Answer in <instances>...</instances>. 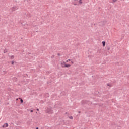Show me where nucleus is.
<instances>
[{"label":"nucleus","mask_w":129,"mask_h":129,"mask_svg":"<svg viewBox=\"0 0 129 129\" xmlns=\"http://www.w3.org/2000/svg\"><path fill=\"white\" fill-rule=\"evenodd\" d=\"M102 43L103 46H105V41L102 42Z\"/></svg>","instance_id":"nucleus-7"},{"label":"nucleus","mask_w":129,"mask_h":129,"mask_svg":"<svg viewBox=\"0 0 129 129\" xmlns=\"http://www.w3.org/2000/svg\"><path fill=\"white\" fill-rule=\"evenodd\" d=\"M107 49L108 51H109V50H110V47H108Z\"/></svg>","instance_id":"nucleus-15"},{"label":"nucleus","mask_w":129,"mask_h":129,"mask_svg":"<svg viewBox=\"0 0 129 129\" xmlns=\"http://www.w3.org/2000/svg\"><path fill=\"white\" fill-rule=\"evenodd\" d=\"M8 126H9V124L8 123H5L3 125V127L5 128V127H8Z\"/></svg>","instance_id":"nucleus-3"},{"label":"nucleus","mask_w":129,"mask_h":129,"mask_svg":"<svg viewBox=\"0 0 129 129\" xmlns=\"http://www.w3.org/2000/svg\"><path fill=\"white\" fill-rule=\"evenodd\" d=\"M37 111H39V109H37Z\"/></svg>","instance_id":"nucleus-24"},{"label":"nucleus","mask_w":129,"mask_h":129,"mask_svg":"<svg viewBox=\"0 0 129 129\" xmlns=\"http://www.w3.org/2000/svg\"><path fill=\"white\" fill-rule=\"evenodd\" d=\"M117 0H113V3H115V2H117Z\"/></svg>","instance_id":"nucleus-14"},{"label":"nucleus","mask_w":129,"mask_h":129,"mask_svg":"<svg viewBox=\"0 0 129 129\" xmlns=\"http://www.w3.org/2000/svg\"><path fill=\"white\" fill-rule=\"evenodd\" d=\"M69 61H71V60L70 59H68V60H67V62H68Z\"/></svg>","instance_id":"nucleus-19"},{"label":"nucleus","mask_w":129,"mask_h":129,"mask_svg":"<svg viewBox=\"0 0 129 129\" xmlns=\"http://www.w3.org/2000/svg\"><path fill=\"white\" fill-rule=\"evenodd\" d=\"M14 61H12V62H11V64H12V65H14Z\"/></svg>","instance_id":"nucleus-17"},{"label":"nucleus","mask_w":129,"mask_h":129,"mask_svg":"<svg viewBox=\"0 0 129 129\" xmlns=\"http://www.w3.org/2000/svg\"><path fill=\"white\" fill-rule=\"evenodd\" d=\"M74 1H75H75H78V0H74Z\"/></svg>","instance_id":"nucleus-26"},{"label":"nucleus","mask_w":129,"mask_h":129,"mask_svg":"<svg viewBox=\"0 0 129 129\" xmlns=\"http://www.w3.org/2000/svg\"><path fill=\"white\" fill-rule=\"evenodd\" d=\"M8 52V50L7 49H5L4 53H7Z\"/></svg>","instance_id":"nucleus-12"},{"label":"nucleus","mask_w":129,"mask_h":129,"mask_svg":"<svg viewBox=\"0 0 129 129\" xmlns=\"http://www.w3.org/2000/svg\"><path fill=\"white\" fill-rule=\"evenodd\" d=\"M11 59H14V58H15V56L14 55H12V56H10Z\"/></svg>","instance_id":"nucleus-8"},{"label":"nucleus","mask_w":129,"mask_h":129,"mask_svg":"<svg viewBox=\"0 0 129 129\" xmlns=\"http://www.w3.org/2000/svg\"><path fill=\"white\" fill-rule=\"evenodd\" d=\"M18 99H16V100L18 101Z\"/></svg>","instance_id":"nucleus-27"},{"label":"nucleus","mask_w":129,"mask_h":129,"mask_svg":"<svg viewBox=\"0 0 129 129\" xmlns=\"http://www.w3.org/2000/svg\"><path fill=\"white\" fill-rule=\"evenodd\" d=\"M30 112H33V110H30Z\"/></svg>","instance_id":"nucleus-20"},{"label":"nucleus","mask_w":129,"mask_h":129,"mask_svg":"<svg viewBox=\"0 0 129 129\" xmlns=\"http://www.w3.org/2000/svg\"><path fill=\"white\" fill-rule=\"evenodd\" d=\"M17 10H18V7H16V6H14L13 7H12L11 8V10L12 11V12H14V11H17Z\"/></svg>","instance_id":"nucleus-2"},{"label":"nucleus","mask_w":129,"mask_h":129,"mask_svg":"<svg viewBox=\"0 0 129 129\" xmlns=\"http://www.w3.org/2000/svg\"><path fill=\"white\" fill-rule=\"evenodd\" d=\"M107 86H109L110 87H111L112 86V85L111 84H107Z\"/></svg>","instance_id":"nucleus-6"},{"label":"nucleus","mask_w":129,"mask_h":129,"mask_svg":"<svg viewBox=\"0 0 129 129\" xmlns=\"http://www.w3.org/2000/svg\"><path fill=\"white\" fill-rule=\"evenodd\" d=\"M79 113H80V111H79Z\"/></svg>","instance_id":"nucleus-28"},{"label":"nucleus","mask_w":129,"mask_h":129,"mask_svg":"<svg viewBox=\"0 0 129 129\" xmlns=\"http://www.w3.org/2000/svg\"><path fill=\"white\" fill-rule=\"evenodd\" d=\"M20 102H21V103H23V102H24V100H23V99H21Z\"/></svg>","instance_id":"nucleus-10"},{"label":"nucleus","mask_w":129,"mask_h":129,"mask_svg":"<svg viewBox=\"0 0 129 129\" xmlns=\"http://www.w3.org/2000/svg\"><path fill=\"white\" fill-rule=\"evenodd\" d=\"M54 57H55V55H52V56H51V58H54Z\"/></svg>","instance_id":"nucleus-18"},{"label":"nucleus","mask_w":129,"mask_h":129,"mask_svg":"<svg viewBox=\"0 0 129 129\" xmlns=\"http://www.w3.org/2000/svg\"><path fill=\"white\" fill-rule=\"evenodd\" d=\"M61 65H62V67H64V66L63 65H66V62H65V61H63L61 62Z\"/></svg>","instance_id":"nucleus-4"},{"label":"nucleus","mask_w":129,"mask_h":129,"mask_svg":"<svg viewBox=\"0 0 129 129\" xmlns=\"http://www.w3.org/2000/svg\"><path fill=\"white\" fill-rule=\"evenodd\" d=\"M36 129H39V127H36Z\"/></svg>","instance_id":"nucleus-25"},{"label":"nucleus","mask_w":129,"mask_h":129,"mask_svg":"<svg viewBox=\"0 0 129 129\" xmlns=\"http://www.w3.org/2000/svg\"><path fill=\"white\" fill-rule=\"evenodd\" d=\"M58 56H60V53L57 54Z\"/></svg>","instance_id":"nucleus-21"},{"label":"nucleus","mask_w":129,"mask_h":129,"mask_svg":"<svg viewBox=\"0 0 129 129\" xmlns=\"http://www.w3.org/2000/svg\"><path fill=\"white\" fill-rule=\"evenodd\" d=\"M86 102V101H81V103H82V104H83V103H85Z\"/></svg>","instance_id":"nucleus-9"},{"label":"nucleus","mask_w":129,"mask_h":129,"mask_svg":"<svg viewBox=\"0 0 129 129\" xmlns=\"http://www.w3.org/2000/svg\"><path fill=\"white\" fill-rule=\"evenodd\" d=\"M73 5H74V6H77V4H76V3H73Z\"/></svg>","instance_id":"nucleus-16"},{"label":"nucleus","mask_w":129,"mask_h":129,"mask_svg":"<svg viewBox=\"0 0 129 129\" xmlns=\"http://www.w3.org/2000/svg\"><path fill=\"white\" fill-rule=\"evenodd\" d=\"M46 112L47 113H53V110H52L51 108H48L46 110Z\"/></svg>","instance_id":"nucleus-1"},{"label":"nucleus","mask_w":129,"mask_h":129,"mask_svg":"<svg viewBox=\"0 0 129 129\" xmlns=\"http://www.w3.org/2000/svg\"><path fill=\"white\" fill-rule=\"evenodd\" d=\"M71 63H72V64H73V61H71Z\"/></svg>","instance_id":"nucleus-23"},{"label":"nucleus","mask_w":129,"mask_h":129,"mask_svg":"<svg viewBox=\"0 0 129 129\" xmlns=\"http://www.w3.org/2000/svg\"><path fill=\"white\" fill-rule=\"evenodd\" d=\"M18 99H20V100H21V99H22V98H18Z\"/></svg>","instance_id":"nucleus-22"},{"label":"nucleus","mask_w":129,"mask_h":129,"mask_svg":"<svg viewBox=\"0 0 129 129\" xmlns=\"http://www.w3.org/2000/svg\"><path fill=\"white\" fill-rule=\"evenodd\" d=\"M79 4H82V0H79Z\"/></svg>","instance_id":"nucleus-11"},{"label":"nucleus","mask_w":129,"mask_h":129,"mask_svg":"<svg viewBox=\"0 0 129 129\" xmlns=\"http://www.w3.org/2000/svg\"><path fill=\"white\" fill-rule=\"evenodd\" d=\"M69 118H70V119H73V116H70Z\"/></svg>","instance_id":"nucleus-13"},{"label":"nucleus","mask_w":129,"mask_h":129,"mask_svg":"<svg viewBox=\"0 0 129 129\" xmlns=\"http://www.w3.org/2000/svg\"><path fill=\"white\" fill-rule=\"evenodd\" d=\"M71 66L70 64H65L64 67H67L68 68V67H70Z\"/></svg>","instance_id":"nucleus-5"}]
</instances>
